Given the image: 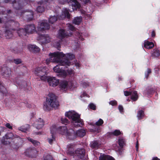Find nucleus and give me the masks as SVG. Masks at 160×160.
Masks as SVG:
<instances>
[{"mask_svg":"<svg viewBox=\"0 0 160 160\" xmlns=\"http://www.w3.org/2000/svg\"><path fill=\"white\" fill-rule=\"evenodd\" d=\"M50 58L46 60L47 64L50 62L59 63L62 66H69L71 65L70 60L74 58V55L70 53L64 54L62 52H56L49 54Z\"/></svg>","mask_w":160,"mask_h":160,"instance_id":"f257e3e1","label":"nucleus"},{"mask_svg":"<svg viewBox=\"0 0 160 160\" xmlns=\"http://www.w3.org/2000/svg\"><path fill=\"white\" fill-rule=\"evenodd\" d=\"M48 96L43 106V109L45 111L49 110L53 108H57L59 105L58 102L57 101L54 94L50 93Z\"/></svg>","mask_w":160,"mask_h":160,"instance_id":"f03ea898","label":"nucleus"},{"mask_svg":"<svg viewBox=\"0 0 160 160\" xmlns=\"http://www.w3.org/2000/svg\"><path fill=\"white\" fill-rule=\"evenodd\" d=\"M65 116L72 120V122L75 127L81 126L82 121L80 115L74 111H70L65 113Z\"/></svg>","mask_w":160,"mask_h":160,"instance_id":"7ed1b4c3","label":"nucleus"},{"mask_svg":"<svg viewBox=\"0 0 160 160\" xmlns=\"http://www.w3.org/2000/svg\"><path fill=\"white\" fill-rule=\"evenodd\" d=\"M34 74L40 77L42 80L46 81L47 79V68L45 67H40L35 68Z\"/></svg>","mask_w":160,"mask_h":160,"instance_id":"20e7f679","label":"nucleus"},{"mask_svg":"<svg viewBox=\"0 0 160 160\" xmlns=\"http://www.w3.org/2000/svg\"><path fill=\"white\" fill-rule=\"evenodd\" d=\"M18 33L20 36H26L27 34L32 33L35 32V28L34 25H27L25 29H23L17 30Z\"/></svg>","mask_w":160,"mask_h":160,"instance_id":"39448f33","label":"nucleus"},{"mask_svg":"<svg viewBox=\"0 0 160 160\" xmlns=\"http://www.w3.org/2000/svg\"><path fill=\"white\" fill-rule=\"evenodd\" d=\"M71 131V137L70 138V139H72L74 138L76 136L83 137L86 134V132L85 130L84 129H81L77 130L75 133L74 132V131L71 129L70 130Z\"/></svg>","mask_w":160,"mask_h":160,"instance_id":"423d86ee","label":"nucleus"},{"mask_svg":"<svg viewBox=\"0 0 160 160\" xmlns=\"http://www.w3.org/2000/svg\"><path fill=\"white\" fill-rule=\"evenodd\" d=\"M0 71L2 74L5 78H9L11 76V69L5 65H3L1 67Z\"/></svg>","mask_w":160,"mask_h":160,"instance_id":"0eeeda50","label":"nucleus"},{"mask_svg":"<svg viewBox=\"0 0 160 160\" xmlns=\"http://www.w3.org/2000/svg\"><path fill=\"white\" fill-rule=\"evenodd\" d=\"M47 79L49 86L55 87L58 85L59 80L55 77H47Z\"/></svg>","mask_w":160,"mask_h":160,"instance_id":"6e6552de","label":"nucleus"},{"mask_svg":"<svg viewBox=\"0 0 160 160\" xmlns=\"http://www.w3.org/2000/svg\"><path fill=\"white\" fill-rule=\"evenodd\" d=\"M53 70L54 72L58 73L57 75L60 77H65L67 75L66 72L59 67V65H57L53 68Z\"/></svg>","mask_w":160,"mask_h":160,"instance_id":"1a4fd4ad","label":"nucleus"},{"mask_svg":"<svg viewBox=\"0 0 160 160\" xmlns=\"http://www.w3.org/2000/svg\"><path fill=\"white\" fill-rule=\"evenodd\" d=\"M71 129H69L68 131L67 130V128L66 126H63V127H60L58 129V132L60 134L65 135L68 138H70L71 137Z\"/></svg>","mask_w":160,"mask_h":160,"instance_id":"9d476101","label":"nucleus"},{"mask_svg":"<svg viewBox=\"0 0 160 160\" xmlns=\"http://www.w3.org/2000/svg\"><path fill=\"white\" fill-rule=\"evenodd\" d=\"M49 26L47 23V21L44 20L38 23L37 30L38 31H42L49 29Z\"/></svg>","mask_w":160,"mask_h":160,"instance_id":"9b49d317","label":"nucleus"},{"mask_svg":"<svg viewBox=\"0 0 160 160\" xmlns=\"http://www.w3.org/2000/svg\"><path fill=\"white\" fill-rule=\"evenodd\" d=\"M38 39L43 44L48 43L51 41V38L47 34L40 35Z\"/></svg>","mask_w":160,"mask_h":160,"instance_id":"f8f14e48","label":"nucleus"},{"mask_svg":"<svg viewBox=\"0 0 160 160\" xmlns=\"http://www.w3.org/2000/svg\"><path fill=\"white\" fill-rule=\"evenodd\" d=\"M44 125V122L42 119L39 118L33 124L34 126L38 129H41Z\"/></svg>","mask_w":160,"mask_h":160,"instance_id":"ddd939ff","label":"nucleus"},{"mask_svg":"<svg viewBox=\"0 0 160 160\" xmlns=\"http://www.w3.org/2000/svg\"><path fill=\"white\" fill-rule=\"evenodd\" d=\"M69 2L71 3L73 10H76L79 9L81 7L80 4L77 1V0H70Z\"/></svg>","mask_w":160,"mask_h":160,"instance_id":"4468645a","label":"nucleus"},{"mask_svg":"<svg viewBox=\"0 0 160 160\" xmlns=\"http://www.w3.org/2000/svg\"><path fill=\"white\" fill-rule=\"evenodd\" d=\"M69 35L67 33L65 32L64 30L60 29L57 35L58 38L60 39L59 42H60L62 39L67 36H69Z\"/></svg>","mask_w":160,"mask_h":160,"instance_id":"2eb2a0df","label":"nucleus"},{"mask_svg":"<svg viewBox=\"0 0 160 160\" xmlns=\"http://www.w3.org/2000/svg\"><path fill=\"white\" fill-rule=\"evenodd\" d=\"M75 152L78 158H82L84 156L85 152V150L83 148H78L76 151Z\"/></svg>","mask_w":160,"mask_h":160,"instance_id":"dca6fc26","label":"nucleus"},{"mask_svg":"<svg viewBox=\"0 0 160 160\" xmlns=\"http://www.w3.org/2000/svg\"><path fill=\"white\" fill-rule=\"evenodd\" d=\"M70 18V16L68 10L66 8L64 9L62 11V15L59 18L60 19H63L65 18Z\"/></svg>","mask_w":160,"mask_h":160,"instance_id":"f3484780","label":"nucleus"},{"mask_svg":"<svg viewBox=\"0 0 160 160\" xmlns=\"http://www.w3.org/2000/svg\"><path fill=\"white\" fill-rule=\"evenodd\" d=\"M68 82L66 81H61L59 84L60 88L62 91L66 90L68 88Z\"/></svg>","mask_w":160,"mask_h":160,"instance_id":"a211bd4d","label":"nucleus"},{"mask_svg":"<svg viewBox=\"0 0 160 160\" xmlns=\"http://www.w3.org/2000/svg\"><path fill=\"white\" fill-rule=\"evenodd\" d=\"M28 48L30 51L33 52H38L40 50V48L35 45H29Z\"/></svg>","mask_w":160,"mask_h":160,"instance_id":"6ab92c4d","label":"nucleus"},{"mask_svg":"<svg viewBox=\"0 0 160 160\" xmlns=\"http://www.w3.org/2000/svg\"><path fill=\"white\" fill-rule=\"evenodd\" d=\"M56 131V129L55 128H51V132L52 134L51 137L49 138H48V141L49 143L52 144V143L55 140V137L54 136V133Z\"/></svg>","mask_w":160,"mask_h":160,"instance_id":"aec40b11","label":"nucleus"},{"mask_svg":"<svg viewBox=\"0 0 160 160\" xmlns=\"http://www.w3.org/2000/svg\"><path fill=\"white\" fill-rule=\"evenodd\" d=\"M103 123V120L101 119H99L95 123V125H96L97 127L94 129H92L93 131L99 132H100V129L98 126H101Z\"/></svg>","mask_w":160,"mask_h":160,"instance_id":"412c9836","label":"nucleus"},{"mask_svg":"<svg viewBox=\"0 0 160 160\" xmlns=\"http://www.w3.org/2000/svg\"><path fill=\"white\" fill-rule=\"evenodd\" d=\"M99 160H115L111 156L105 155H101L99 157Z\"/></svg>","mask_w":160,"mask_h":160,"instance_id":"4be33fe9","label":"nucleus"},{"mask_svg":"<svg viewBox=\"0 0 160 160\" xmlns=\"http://www.w3.org/2000/svg\"><path fill=\"white\" fill-rule=\"evenodd\" d=\"M144 47L147 49H150L154 47V44L151 42L145 41L144 42Z\"/></svg>","mask_w":160,"mask_h":160,"instance_id":"5701e85b","label":"nucleus"},{"mask_svg":"<svg viewBox=\"0 0 160 160\" xmlns=\"http://www.w3.org/2000/svg\"><path fill=\"white\" fill-rule=\"evenodd\" d=\"M11 49L12 52L15 53H18L22 51L21 49H20L18 47L15 46H12L11 48Z\"/></svg>","mask_w":160,"mask_h":160,"instance_id":"b1692460","label":"nucleus"},{"mask_svg":"<svg viewBox=\"0 0 160 160\" xmlns=\"http://www.w3.org/2000/svg\"><path fill=\"white\" fill-rule=\"evenodd\" d=\"M131 99L132 101H136L138 98V96L137 92L136 91H134L132 92L131 93Z\"/></svg>","mask_w":160,"mask_h":160,"instance_id":"393cba45","label":"nucleus"},{"mask_svg":"<svg viewBox=\"0 0 160 160\" xmlns=\"http://www.w3.org/2000/svg\"><path fill=\"white\" fill-rule=\"evenodd\" d=\"M29 128V126L28 125L26 124L18 128V130L22 132H25L28 131Z\"/></svg>","mask_w":160,"mask_h":160,"instance_id":"a878e982","label":"nucleus"},{"mask_svg":"<svg viewBox=\"0 0 160 160\" xmlns=\"http://www.w3.org/2000/svg\"><path fill=\"white\" fill-rule=\"evenodd\" d=\"M0 92L3 94H6L7 92L6 89L4 86L2 82L0 81Z\"/></svg>","mask_w":160,"mask_h":160,"instance_id":"bb28decb","label":"nucleus"},{"mask_svg":"<svg viewBox=\"0 0 160 160\" xmlns=\"http://www.w3.org/2000/svg\"><path fill=\"white\" fill-rule=\"evenodd\" d=\"M27 139L29 141L31 142L35 146L39 145L40 143L36 140H33L30 138H28Z\"/></svg>","mask_w":160,"mask_h":160,"instance_id":"cd10ccee","label":"nucleus"},{"mask_svg":"<svg viewBox=\"0 0 160 160\" xmlns=\"http://www.w3.org/2000/svg\"><path fill=\"white\" fill-rule=\"evenodd\" d=\"M82 21V17H78L75 18L73 20V23L76 24H79Z\"/></svg>","mask_w":160,"mask_h":160,"instance_id":"c85d7f7f","label":"nucleus"},{"mask_svg":"<svg viewBox=\"0 0 160 160\" xmlns=\"http://www.w3.org/2000/svg\"><path fill=\"white\" fill-rule=\"evenodd\" d=\"M68 150L67 151V153L68 154H72L74 152V149L73 148V146L72 145H68Z\"/></svg>","mask_w":160,"mask_h":160,"instance_id":"c756f323","label":"nucleus"},{"mask_svg":"<svg viewBox=\"0 0 160 160\" xmlns=\"http://www.w3.org/2000/svg\"><path fill=\"white\" fill-rule=\"evenodd\" d=\"M152 55L155 57H157L160 55V51L158 49H154Z\"/></svg>","mask_w":160,"mask_h":160,"instance_id":"7c9ffc66","label":"nucleus"},{"mask_svg":"<svg viewBox=\"0 0 160 160\" xmlns=\"http://www.w3.org/2000/svg\"><path fill=\"white\" fill-rule=\"evenodd\" d=\"M5 35L7 38H9L12 36V34L11 32L8 30H6L5 33Z\"/></svg>","mask_w":160,"mask_h":160,"instance_id":"2f4dec72","label":"nucleus"},{"mask_svg":"<svg viewBox=\"0 0 160 160\" xmlns=\"http://www.w3.org/2000/svg\"><path fill=\"white\" fill-rule=\"evenodd\" d=\"M26 152L29 153L31 155H33L34 154H36L37 153V151L35 149L31 148L27 150Z\"/></svg>","mask_w":160,"mask_h":160,"instance_id":"473e14b6","label":"nucleus"},{"mask_svg":"<svg viewBox=\"0 0 160 160\" xmlns=\"http://www.w3.org/2000/svg\"><path fill=\"white\" fill-rule=\"evenodd\" d=\"M144 116L143 112L142 110L138 111V112L137 117L139 119H141Z\"/></svg>","mask_w":160,"mask_h":160,"instance_id":"72a5a7b5","label":"nucleus"},{"mask_svg":"<svg viewBox=\"0 0 160 160\" xmlns=\"http://www.w3.org/2000/svg\"><path fill=\"white\" fill-rule=\"evenodd\" d=\"M99 146L98 143L96 141H94L91 143V147L92 148H97Z\"/></svg>","mask_w":160,"mask_h":160,"instance_id":"f704fd0d","label":"nucleus"},{"mask_svg":"<svg viewBox=\"0 0 160 160\" xmlns=\"http://www.w3.org/2000/svg\"><path fill=\"white\" fill-rule=\"evenodd\" d=\"M57 18L55 16L51 17L49 19V22L52 24L55 22L57 20Z\"/></svg>","mask_w":160,"mask_h":160,"instance_id":"c9c22d12","label":"nucleus"},{"mask_svg":"<svg viewBox=\"0 0 160 160\" xmlns=\"http://www.w3.org/2000/svg\"><path fill=\"white\" fill-rule=\"evenodd\" d=\"M5 137L7 139L11 138L13 139L14 138V137H16L14 136L13 135V133H10L7 134L6 135Z\"/></svg>","mask_w":160,"mask_h":160,"instance_id":"e433bc0d","label":"nucleus"},{"mask_svg":"<svg viewBox=\"0 0 160 160\" xmlns=\"http://www.w3.org/2000/svg\"><path fill=\"white\" fill-rule=\"evenodd\" d=\"M37 10L38 12L42 13L44 11L45 9L43 6H38Z\"/></svg>","mask_w":160,"mask_h":160,"instance_id":"4c0bfd02","label":"nucleus"},{"mask_svg":"<svg viewBox=\"0 0 160 160\" xmlns=\"http://www.w3.org/2000/svg\"><path fill=\"white\" fill-rule=\"evenodd\" d=\"M67 71V72H66L67 73V74H68L69 75L71 76H73L75 74V72L72 69H68Z\"/></svg>","mask_w":160,"mask_h":160,"instance_id":"58836bf2","label":"nucleus"},{"mask_svg":"<svg viewBox=\"0 0 160 160\" xmlns=\"http://www.w3.org/2000/svg\"><path fill=\"white\" fill-rule=\"evenodd\" d=\"M61 121L62 123L66 125L69 122L68 120L65 118H61Z\"/></svg>","mask_w":160,"mask_h":160,"instance_id":"ea45409f","label":"nucleus"},{"mask_svg":"<svg viewBox=\"0 0 160 160\" xmlns=\"http://www.w3.org/2000/svg\"><path fill=\"white\" fill-rule=\"evenodd\" d=\"M118 142L120 146L121 147H122L124 144V140L120 138L119 139Z\"/></svg>","mask_w":160,"mask_h":160,"instance_id":"a19ab883","label":"nucleus"},{"mask_svg":"<svg viewBox=\"0 0 160 160\" xmlns=\"http://www.w3.org/2000/svg\"><path fill=\"white\" fill-rule=\"evenodd\" d=\"M121 132L120 131L118 130H115L114 132H112V133L114 135L117 136L121 134Z\"/></svg>","mask_w":160,"mask_h":160,"instance_id":"79ce46f5","label":"nucleus"},{"mask_svg":"<svg viewBox=\"0 0 160 160\" xmlns=\"http://www.w3.org/2000/svg\"><path fill=\"white\" fill-rule=\"evenodd\" d=\"M43 160H52V158L51 155H47L46 156L44 157Z\"/></svg>","mask_w":160,"mask_h":160,"instance_id":"37998d69","label":"nucleus"},{"mask_svg":"<svg viewBox=\"0 0 160 160\" xmlns=\"http://www.w3.org/2000/svg\"><path fill=\"white\" fill-rule=\"evenodd\" d=\"M89 106L90 108L93 110H95L96 109V106L93 103H91L89 105Z\"/></svg>","mask_w":160,"mask_h":160,"instance_id":"c03bdc74","label":"nucleus"},{"mask_svg":"<svg viewBox=\"0 0 160 160\" xmlns=\"http://www.w3.org/2000/svg\"><path fill=\"white\" fill-rule=\"evenodd\" d=\"M13 62L16 64H17L21 63L22 62L21 60L19 59H14L13 60Z\"/></svg>","mask_w":160,"mask_h":160,"instance_id":"a18cd8bd","label":"nucleus"},{"mask_svg":"<svg viewBox=\"0 0 160 160\" xmlns=\"http://www.w3.org/2000/svg\"><path fill=\"white\" fill-rule=\"evenodd\" d=\"M151 72V70L149 69H148L147 72H145V77L147 78L148 77L149 74Z\"/></svg>","mask_w":160,"mask_h":160,"instance_id":"49530a36","label":"nucleus"},{"mask_svg":"<svg viewBox=\"0 0 160 160\" xmlns=\"http://www.w3.org/2000/svg\"><path fill=\"white\" fill-rule=\"evenodd\" d=\"M68 27L72 31H73L74 29V28L71 24H68Z\"/></svg>","mask_w":160,"mask_h":160,"instance_id":"de8ad7c7","label":"nucleus"},{"mask_svg":"<svg viewBox=\"0 0 160 160\" xmlns=\"http://www.w3.org/2000/svg\"><path fill=\"white\" fill-rule=\"evenodd\" d=\"M59 2L61 4H64L66 2L69 3V1L68 0H59Z\"/></svg>","mask_w":160,"mask_h":160,"instance_id":"09e8293b","label":"nucleus"},{"mask_svg":"<svg viewBox=\"0 0 160 160\" xmlns=\"http://www.w3.org/2000/svg\"><path fill=\"white\" fill-rule=\"evenodd\" d=\"M109 104L112 106L115 105L117 104V102L115 101H112L109 102Z\"/></svg>","mask_w":160,"mask_h":160,"instance_id":"8fccbe9b","label":"nucleus"},{"mask_svg":"<svg viewBox=\"0 0 160 160\" xmlns=\"http://www.w3.org/2000/svg\"><path fill=\"white\" fill-rule=\"evenodd\" d=\"M74 62L75 66L77 68H79L80 66V63L78 62H77V61L76 62L74 61Z\"/></svg>","mask_w":160,"mask_h":160,"instance_id":"3c124183","label":"nucleus"},{"mask_svg":"<svg viewBox=\"0 0 160 160\" xmlns=\"http://www.w3.org/2000/svg\"><path fill=\"white\" fill-rule=\"evenodd\" d=\"M132 93V92H129L128 91H124V95L126 96H128L130 95H131V93Z\"/></svg>","mask_w":160,"mask_h":160,"instance_id":"603ef678","label":"nucleus"},{"mask_svg":"<svg viewBox=\"0 0 160 160\" xmlns=\"http://www.w3.org/2000/svg\"><path fill=\"white\" fill-rule=\"evenodd\" d=\"M6 126L7 128L10 129H12V127L11 126L10 124L9 123H7L6 124Z\"/></svg>","mask_w":160,"mask_h":160,"instance_id":"864d4df0","label":"nucleus"},{"mask_svg":"<svg viewBox=\"0 0 160 160\" xmlns=\"http://www.w3.org/2000/svg\"><path fill=\"white\" fill-rule=\"evenodd\" d=\"M118 109H119V111L121 112H123V108L122 106L119 105L118 106Z\"/></svg>","mask_w":160,"mask_h":160,"instance_id":"5fc2aeb1","label":"nucleus"},{"mask_svg":"<svg viewBox=\"0 0 160 160\" xmlns=\"http://www.w3.org/2000/svg\"><path fill=\"white\" fill-rule=\"evenodd\" d=\"M29 17L28 18V19L29 20H31L32 19L33 17V13L32 12H31L30 14L29 15Z\"/></svg>","mask_w":160,"mask_h":160,"instance_id":"6e6d98bb","label":"nucleus"},{"mask_svg":"<svg viewBox=\"0 0 160 160\" xmlns=\"http://www.w3.org/2000/svg\"><path fill=\"white\" fill-rule=\"evenodd\" d=\"M136 147V150L138 151V140L137 141Z\"/></svg>","mask_w":160,"mask_h":160,"instance_id":"4d7b16f0","label":"nucleus"},{"mask_svg":"<svg viewBox=\"0 0 160 160\" xmlns=\"http://www.w3.org/2000/svg\"><path fill=\"white\" fill-rule=\"evenodd\" d=\"M90 125H92V126H93L94 127L93 128L91 129V131L92 132H94L93 131L92 129H94L95 128H96V127H95L94 128H94V127H95V126H96V125H95V124H94L92 123V124L91 123V124ZM96 127L97 126H96ZM95 132H96V131H95Z\"/></svg>","mask_w":160,"mask_h":160,"instance_id":"13d9d810","label":"nucleus"},{"mask_svg":"<svg viewBox=\"0 0 160 160\" xmlns=\"http://www.w3.org/2000/svg\"><path fill=\"white\" fill-rule=\"evenodd\" d=\"M7 22L6 20L5 21V20H2V19L0 18V23L5 22Z\"/></svg>","mask_w":160,"mask_h":160,"instance_id":"bf43d9fd","label":"nucleus"},{"mask_svg":"<svg viewBox=\"0 0 160 160\" xmlns=\"http://www.w3.org/2000/svg\"><path fill=\"white\" fill-rule=\"evenodd\" d=\"M155 35V34L154 31L152 32V37H154Z\"/></svg>","mask_w":160,"mask_h":160,"instance_id":"052dcab7","label":"nucleus"},{"mask_svg":"<svg viewBox=\"0 0 160 160\" xmlns=\"http://www.w3.org/2000/svg\"><path fill=\"white\" fill-rule=\"evenodd\" d=\"M152 160H160L157 157H155L152 158Z\"/></svg>","mask_w":160,"mask_h":160,"instance_id":"680f3d73","label":"nucleus"},{"mask_svg":"<svg viewBox=\"0 0 160 160\" xmlns=\"http://www.w3.org/2000/svg\"><path fill=\"white\" fill-rule=\"evenodd\" d=\"M20 146H19L14 147L13 148H15L17 150Z\"/></svg>","mask_w":160,"mask_h":160,"instance_id":"e2e57ef3","label":"nucleus"},{"mask_svg":"<svg viewBox=\"0 0 160 160\" xmlns=\"http://www.w3.org/2000/svg\"><path fill=\"white\" fill-rule=\"evenodd\" d=\"M87 94L86 93H83V96H87ZM82 95H81V97H82Z\"/></svg>","mask_w":160,"mask_h":160,"instance_id":"0e129e2a","label":"nucleus"},{"mask_svg":"<svg viewBox=\"0 0 160 160\" xmlns=\"http://www.w3.org/2000/svg\"><path fill=\"white\" fill-rule=\"evenodd\" d=\"M82 0L85 3L88 2L89 1V0Z\"/></svg>","mask_w":160,"mask_h":160,"instance_id":"69168bd1","label":"nucleus"},{"mask_svg":"<svg viewBox=\"0 0 160 160\" xmlns=\"http://www.w3.org/2000/svg\"><path fill=\"white\" fill-rule=\"evenodd\" d=\"M11 12V11L10 10H9L7 11V13H10Z\"/></svg>","mask_w":160,"mask_h":160,"instance_id":"338daca9","label":"nucleus"},{"mask_svg":"<svg viewBox=\"0 0 160 160\" xmlns=\"http://www.w3.org/2000/svg\"><path fill=\"white\" fill-rule=\"evenodd\" d=\"M4 0V1L5 2H6V3H7V2H9V0Z\"/></svg>","mask_w":160,"mask_h":160,"instance_id":"774afa93","label":"nucleus"}]
</instances>
